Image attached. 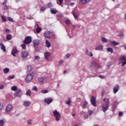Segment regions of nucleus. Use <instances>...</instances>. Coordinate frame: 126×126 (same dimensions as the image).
<instances>
[{
	"instance_id": "6",
	"label": "nucleus",
	"mask_w": 126,
	"mask_h": 126,
	"mask_svg": "<svg viewBox=\"0 0 126 126\" xmlns=\"http://www.w3.org/2000/svg\"><path fill=\"white\" fill-rule=\"evenodd\" d=\"M21 55L22 58L24 59V60H26L29 55V53L27 51H23Z\"/></svg>"
},
{
	"instance_id": "62",
	"label": "nucleus",
	"mask_w": 126,
	"mask_h": 126,
	"mask_svg": "<svg viewBox=\"0 0 126 126\" xmlns=\"http://www.w3.org/2000/svg\"><path fill=\"white\" fill-rule=\"evenodd\" d=\"M7 8H8L7 7V6H6V5H5L4 7V10H6V9H7Z\"/></svg>"
},
{
	"instance_id": "47",
	"label": "nucleus",
	"mask_w": 126,
	"mask_h": 126,
	"mask_svg": "<svg viewBox=\"0 0 126 126\" xmlns=\"http://www.w3.org/2000/svg\"><path fill=\"white\" fill-rule=\"evenodd\" d=\"M40 57H39L38 56H35V60H36V61H40Z\"/></svg>"
},
{
	"instance_id": "8",
	"label": "nucleus",
	"mask_w": 126,
	"mask_h": 126,
	"mask_svg": "<svg viewBox=\"0 0 126 126\" xmlns=\"http://www.w3.org/2000/svg\"><path fill=\"white\" fill-rule=\"evenodd\" d=\"M52 102H53V98L51 97H46L44 99V103L48 105H50Z\"/></svg>"
},
{
	"instance_id": "50",
	"label": "nucleus",
	"mask_w": 126,
	"mask_h": 126,
	"mask_svg": "<svg viewBox=\"0 0 126 126\" xmlns=\"http://www.w3.org/2000/svg\"><path fill=\"white\" fill-rule=\"evenodd\" d=\"M21 46L23 50H25V49H26V46L25 45V44H22Z\"/></svg>"
},
{
	"instance_id": "19",
	"label": "nucleus",
	"mask_w": 126,
	"mask_h": 126,
	"mask_svg": "<svg viewBox=\"0 0 126 126\" xmlns=\"http://www.w3.org/2000/svg\"><path fill=\"white\" fill-rule=\"evenodd\" d=\"M87 105H88V102H87V101H86V100H84L83 102V105H82L83 109H85V108H86V106H87Z\"/></svg>"
},
{
	"instance_id": "56",
	"label": "nucleus",
	"mask_w": 126,
	"mask_h": 126,
	"mask_svg": "<svg viewBox=\"0 0 126 126\" xmlns=\"http://www.w3.org/2000/svg\"><path fill=\"white\" fill-rule=\"evenodd\" d=\"M123 115H124V113L123 112H119V117H122V116H123Z\"/></svg>"
},
{
	"instance_id": "64",
	"label": "nucleus",
	"mask_w": 126,
	"mask_h": 126,
	"mask_svg": "<svg viewBox=\"0 0 126 126\" xmlns=\"http://www.w3.org/2000/svg\"><path fill=\"white\" fill-rule=\"evenodd\" d=\"M70 6H73V5H74V3H71L70 4Z\"/></svg>"
},
{
	"instance_id": "43",
	"label": "nucleus",
	"mask_w": 126,
	"mask_h": 126,
	"mask_svg": "<svg viewBox=\"0 0 126 126\" xmlns=\"http://www.w3.org/2000/svg\"><path fill=\"white\" fill-rule=\"evenodd\" d=\"M4 125V121L3 120H0V126Z\"/></svg>"
},
{
	"instance_id": "31",
	"label": "nucleus",
	"mask_w": 126,
	"mask_h": 126,
	"mask_svg": "<svg viewBox=\"0 0 126 126\" xmlns=\"http://www.w3.org/2000/svg\"><path fill=\"white\" fill-rule=\"evenodd\" d=\"M112 45L113 46H118V45H120V43L118 42H116V41H113L111 42Z\"/></svg>"
},
{
	"instance_id": "57",
	"label": "nucleus",
	"mask_w": 126,
	"mask_h": 126,
	"mask_svg": "<svg viewBox=\"0 0 126 126\" xmlns=\"http://www.w3.org/2000/svg\"><path fill=\"white\" fill-rule=\"evenodd\" d=\"M4 87V86L3 85H0V89L2 90L3 89V88Z\"/></svg>"
},
{
	"instance_id": "38",
	"label": "nucleus",
	"mask_w": 126,
	"mask_h": 126,
	"mask_svg": "<svg viewBox=\"0 0 126 126\" xmlns=\"http://www.w3.org/2000/svg\"><path fill=\"white\" fill-rule=\"evenodd\" d=\"M101 41L103 42V43H107V38H105V37H102L101 38Z\"/></svg>"
},
{
	"instance_id": "60",
	"label": "nucleus",
	"mask_w": 126,
	"mask_h": 126,
	"mask_svg": "<svg viewBox=\"0 0 126 126\" xmlns=\"http://www.w3.org/2000/svg\"><path fill=\"white\" fill-rule=\"evenodd\" d=\"M5 32H6V33H9V32H10V31L9 30V29H7L5 30Z\"/></svg>"
},
{
	"instance_id": "46",
	"label": "nucleus",
	"mask_w": 126,
	"mask_h": 126,
	"mask_svg": "<svg viewBox=\"0 0 126 126\" xmlns=\"http://www.w3.org/2000/svg\"><path fill=\"white\" fill-rule=\"evenodd\" d=\"M13 78H14V75H10V76H8V79H13Z\"/></svg>"
},
{
	"instance_id": "59",
	"label": "nucleus",
	"mask_w": 126,
	"mask_h": 126,
	"mask_svg": "<svg viewBox=\"0 0 126 126\" xmlns=\"http://www.w3.org/2000/svg\"><path fill=\"white\" fill-rule=\"evenodd\" d=\"M4 5H5L7 3V0H5L2 3Z\"/></svg>"
},
{
	"instance_id": "53",
	"label": "nucleus",
	"mask_w": 126,
	"mask_h": 126,
	"mask_svg": "<svg viewBox=\"0 0 126 126\" xmlns=\"http://www.w3.org/2000/svg\"><path fill=\"white\" fill-rule=\"evenodd\" d=\"M88 114H89L90 116H91V115H92V114H93V111H88Z\"/></svg>"
},
{
	"instance_id": "44",
	"label": "nucleus",
	"mask_w": 126,
	"mask_h": 126,
	"mask_svg": "<svg viewBox=\"0 0 126 126\" xmlns=\"http://www.w3.org/2000/svg\"><path fill=\"white\" fill-rule=\"evenodd\" d=\"M41 92L43 94H46V93H48L49 92V91H48V90H43L41 91Z\"/></svg>"
},
{
	"instance_id": "5",
	"label": "nucleus",
	"mask_w": 126,
	"mask_h": 126,
	"mask_svg": "<svg viewBox=\"0 0 126 126\" xmlns=\"http://www.w3.org/2000/svg\"><path fill=\"white\" fill-rule=\"evenodd\" d=\"M31 42H32V38H31V36H27L24 40L23 43L24 44L27 45L30 44Z\"/></svg>"
},
{
	"instance_id": "27",
	"label": "nucleus",
	"mask_w": 126,
	"mask_h": 126,
	"mask_svg": "<svg viewBox=\"0 0 126 126\" xmlns=\"http://www.w3.org/2000/svg\"><path fill=\"white\" fill-rule=\"evenodd\" d=\"M70 103H71V98H68L67 100L65 101V104H66V105H69Z\"/></svg>"
},
{
	"instance_id": "4",
	"label": "nucleus",
	"mask_w": 126,
	"mask_h": 126,
	"mask_svg": "<svg viewBox=\"0 0 126 126\" xmlns=\"http://www.w3.org/2000/svg\"><path fill=\"white\" fill-rule=\"evenodd\" d=\"M119 61L120 62H120V63H122V66H125V64H126V55L122 56L119 59Z\"/></svg>"
},
{
	"instance_id": "37",
	"label": "nucleus",
	"mask_w": 126,
	"mask_h": 126,
	"mask_svg": "<svg viewBox=\"0 0 126 126\" xmlns=\"http://www.w3.org/2000/svg\"><path fill=\"white\" fill-rule=\"evenodd\" d=\"M37 33H40L41 31H42V28H40L39 27H38V28L36 29Z\"/></svg>"
},
{
	"instance_id": "63",
	"label": "nucleus",
	"mask_w": 126,
	"mask_h": 126,
	"mask_svg": "<svg viewBox=\"0 0 126 126\" xmlns=\"http://www.w3.org/2000/svg\"><path fill=\"white\" fill-rule=\"evenodd\" d=\"M88 115H85L84 116V119H88Z\"/></svg>"
},
{
	"instance_id": "30",
	"label": "nucleus",
	"mask_w": 126,
	"mask_h": 126,
	"mask_svg": "<svg viewBox=\"0 0 126 126\" xmlns=\"http://www.w3.org/2000/svg\"><path fill=\"white\" fill-rule=\"evenodd\" d=\"M103 101L106 103L105 104L106 105H109L110 103L109 101V99L105 98L103 99Z\"/></svg>"
},
{
	"instance_id": "32",
	"label": "nucleus",
	"mask_w": 126,
	"mask_h": 126,
	"mask_svg": "<svg viewBox=\"0 0 126 126\" xmlns=\"http://www.w3.org/2000/svg\"><path fill=\"white\" fill-rule=\"evenodd\" d=\"M63 2V0H58L57 1V3L59 5H62Z\"/></svg>"
},
{
	"instance_id": "49",
	"label": "nucleus",
	"mask_w": 126,
	"mask_h": 126,
	"mask_svg": "<svg viewBox=\"0 0 126 126\" xmlns=\"http://www.w3.org/2000/svg\"><path fill=\"white\" fill-rule=\"evenodd\" d=\"M111 65H112V63H107V65L108 68H110V67H111Z\"/></svg>"
},
{
	"instance_id": "23",
	"label": "nucleus",
	"mask_w": 126,
	"mask_h": 126,
	"mask_svg": "<svg viewBox=\"0 0 126 126\" xmlns=\"http://www.w3.org/2000/svg\"><path fill=\"white\" fill-rule=\"evenodd\" d=\"M72 14H73V16H74L75 19H78V14H77V13H76V12H75L74 11H73L72 12Z\"/></svg>"
},
{
	"instance_id": "1",
	"label": "nucleus",
	"mask_w": 126,
	"mask_h": 126,
	"mask_svg": "<svg viewBox=\"0 0 126 126\" xmlns=\"http://www.w3.org/2000/svg\"><path fill=\"white\" fill-rule=\"evenodd\" d=\"M35 76V72H30L27 75V76L25 78V81L29 83V82H31V80L33 79V77Z\"/></svg>"
},
{
	"instance_id": "52",
	"label": "nucleus",
	"mask_w": 126,
	"mask_h": 126,
	"mask_svg": "<svg viewBox=\"0 0 126 126\" xmlns=\"http://www.w3.org/2000/svg\"><path fill=\"white\" fill-rule=\"evenodd\" d=\"M31 122H32V120H28L27 124L28 125H31Z\"/></svg>"
},
{
	"instance_id": "20",
	"label": "nucleus",
	"mask_w": 126,
	"mask_h": 126,
	"mask_svg": "<svg viewBox=\"0 0 126 126\" xmlns=\"http://www.w3.org/2000/svg\"><path fill=\"white\" fill-rule=\"evenodd\" d=\"M11 110H12V105L8 104L6 108V111H11Z\"/></svg>"
},
{
	"instance_id": "29",
	"label": "nucleus",
	"mask_w": 126,
	"mask_h": 126,
	"mask_svg": "<svg viewBox=\"0 0 126 126\" xmlns=\"http://www.w3.org/2000/svg\"><path fill=\"white\" fill-rule=\"evenodd\" d=\"M65 22L66 23V24L68 26H69V25H70V24H71V22H70V20H69V19H67L65 21Z\"/></svg>"
},
{
	"instance_id": "34",
	"label": "nucleus",
	"mask_w": 126,
	"mask_h": 126,
	"mask_svg": "<svg viewBox=\"0 0 126 126\" xmlns=\"http://www.w3.org/2000/svg\"><path fill=\"white\" fill-rule=\"evenodd\" d=\"M107 51L108 52H110V53H113V52H114V50L113 49V48H112L111 47L107 48Z\"/></svg>"
},
{
	"instance_id": "2",
	"label": "nucleus",
	"mask_w": 126,
	"mask_h": 126,
	"mask_svg": "<svg viewBox=\"0 0 126 126\" xmlns=\"http://www.w3.org/2000/svg\"><path fill=\"white\" fill-rule=\"evenodd\" d=\"M23 95V93L22 92V90L21 89H18L15 93L14 96V97H18L19 98H21V96Z\"/></svg>"
},
{
	"instance_id": "51",
	"label": "nucleus",
	"mask_w": 126,
	"mask_h": 126,
	"mask_svg": "<svg viewBox=\"0 0 126 126\" xmlns=\"http://www.w3.org/2000/svg\"><path fill=\"white\" fill-rule=\"evenodd\" d=\"M99 78H101V79H104L106 78V77H105L103 75H99Z\"/></svg>"
},
{
	"instance_id": "25",
	"label": "nucleus",
	"mask_w": 126,
	"mask_h": 126,
	"mask_svg": "<svg viewBox=\"0 0 126 126\" xmlns=\"http://www.w3.org/2000/svg\"><path fill=\"white\" fill-rule=\"evenodd\" d=\"M31 104V102L29 101H25L24 102V106H25V107H28V106H30Z\"/></svg>"
},
{
	"instance_id": "58",
	"label": "nucleus",
	"mask_w": 126,
	"mask_h": 126,
	"mask_svg": "<svg viewBox=\"0 0 126 126\" xmlns=\"http://www.w3.org/2000/svg\"><path fill=\"white\" fill-rule=\"evenodd\" d=\"M2 105L1 104V102L0 101V111L2 109Z\"/></svg>"
},
{
	"instance_id": "7",
	"label": "nucleus",
	"mask_w": 126,
	"mask_h": 126,
	"mask_svg": "<svg viewBox=\"0 0 126 126\" xmlns=\"http://www.w3.org/2000/svg\"><path fill=\"white\" fill-rule=\"evenodd\" d=\"M91 102L92 105L94 107H96V106H97V104L96 103V98H95V96H93L91 97Z\"/></svg>"
},
{
	"instance_id": "24",
	"label": "nucleus",
	"mask_w": 126,
	"mask_h": 126,
	"mask_svg": "<svg viewBox=\"0 0 126 126\" xmlns=\"http://www.w3.org/2000/svg\"><path fill=\"white\" fill-rule=\"evenodd\" d=\"M38 81L40 84H43V83L44 82V78H43V77L38 78Z\"/></svg>"
},
{
	"instance_id": "36",
	"label": "nucleus",
	"mask_w": 126,
	"mask_h": 126,
	"mask_svg": "<svg viewBox=\"0 0 126 126\" xmlns=\"http://www.w3.org/2000/svg\"><path fill=\"white\" fill-rule=\"evenodd\" d=\"M3 72L5 73H8L9 72V69L8 68H6L3 69Z\"/></svg>"
},
{
	"instance_id": "39",
	"label": "nucleus",
	"mask_w": 126,
	"mask_h": 126,
	"mask_svg": "<svg viewBox=\"0 0 126 126\" xmlns=\"http://www.w3.org/2000/svg\"><path fill=\"white\" fill-rule=\"evenodd\" d=\"M46 10V7L42 6L40 8V11L41 12H44Z\"/></svg>"
},
{
	"instance_id": "18",
	"label": "nucleus",
	"mask_w": 126,
	"mask_h": 126,
	"mask_svg": "<svg viewBox=\"0 0 126 126\" xmlns=\"http://www.w3.org/2000/svg\"><path fill=\"white\" fill-rule=\"evenodd\" d=\"M109 108V104H103L102 105L103 111H107Z\"/></svg>"
},
{
	"instance_id": "9",
	"label": "nucleus",
	"mask_w": 126,
	"mask_h": 126,
	"mask_svg": "<svg viewBox=\"0 0 126 126\" xmlns=\"http://www.w3.org/2000/svg\"><path fill=\"white\" fill-rule=\"evenodd\" d=\"M33 43L34 45V47H38L39 45L40 44V40L39 39H36L33 40Z\"/></svg>"
},
{
	"instance_id": "21",
	"label": "nucleus",
	"mask_w": 126,
	"mask_h": 126,
	"mask_svg": "<svg viewBox=\"0 0 126 126\" xmlns=\"http://www.w3.org/2000/svg\"><path fill=\"white\" fill-rule=\"evenodd\" d=\"M0 47L1 48V50H2L3 52H5L6 49H5V46L2 43H0Z\"/></svg>"
},
{
	"instance_id": "22",
	"label": "nucleus",
	"mask_w": 126,
	"mask_h": 126,
	"mask_svg": "<svg viewBox=\"0 0 126 126\" xmlns=\"http://www.w3.org/2000/svg\"><path fill=\"white\" fill-rule=\"evenodd\" d=\"M95 50L97 51H103V46L99 45L96 47Z\"/></svg>"
},
{
	"instance_id": "35",
	"label": "nucleus",
	"mask_w": 126,
	"mask_h": 126,
	"mask_svg": "<svg viewBox=\"0 0 126 126\" xmlns=\"http://www.w3.org/2000/svg\"><path fill=\"white\" fill-rule=\"evenodd\" d=\"M11 38H12V36H11V35L10 34H8L6 36V39L7 40H8V41H9L10 40H11Z\"/></svg>"
},
{
	"instance_id": "45",
	"label": "nucleus",
	"mask_w": 126,
	"mask_h": 126,
	"mask_svg": "<svg viewBox=\"0 0 126 126\" xmlns=\"http://www.w3.org/2000/svg\"><path fill=\"white\" fill-rule=\"evenodd\" d=\"M31 92H30V90H28L26 92V95H28L29 96H31Z\"/></svg>"
},
{
	"instance_id": "13",
	"label": "nucleus",
	"mask_w": 126,
	"mask_h": 126,
	"mask_svg": "<svg viewBox=\"0 0 126 126\" xmlns=\"http://www.w3.org/2000/svg\"><path fill=\"white\" fill-rule=\"evenodd\" d=\"M92 65H94V66H96V67H98V68H101V65H99L96 63V62L93 61L92 62Z\"/></svg>"
},
{
	"instance_id": "16",
	"label": "nucleus",
	"mask_w": 126,
	"mask_h": 126,
	"mask_svg": "<svg viewBox=\"0 0 126 126\" xmlns=\"http://www.w3.org/2000/svg\"><path fill=\"white\" fill-rule=\"evenodd\" d=\"M17 53V49L16 48H14L12 50L11 54L13 57H15V54Z\"/></svg>"
},
{
	"instance_id": "40",
	"label": "nucleus",
	"mask_w": 126,
	"mask_h": 126,
	"mask_svg": "<svg viewBox=\"0 0 126 126\" xmlns=\"http://www.w3.org/2000/svg\"><path fill=\"white\" fill-rule=\"evenodd\" d=\"M121 39H124L125 38V34L124 33H120L118 35Z\"/></svg>"
},
{
	"instance_id": "33",
	"label": "nucleus",
	"mask_w": 126,
	"mask_h": 126,
	"mask_svg": "<svg viewBox=\"0 0 126 126\" xmlns=\"http://www.w3.org/2000/svg\"><path fill=\"white\" fill-rule=\"evenodd\" d=\"M31 70H32V66L31 65H28L27 66V71H31Z\"/></svg>"
},
{
	"instance_id": "28",
	"label": "nucleus",
	"mask_w": 126,
	"mask_h": 126,
	"mask_svg": "<svg viewBox=\"0 0 126 126\" xmlns=\"http://www.w3.org/2000/svg\"><path fill=\"white\" fill-rule=\"evenodd\" d=\"M11 90H12V91H17L18 89H17V87L14 86H12Z\"/></svg>"
},
{
	"instance_id": "3",
	"label": "nucleus",
	"mask_w": 126,
	"mask_h": 126,
	"mask_svg": "<svg viewBox=\"0 0 126 126\" xmlns=\"http://www.w3.org/2000/svg\"><path fill=\"white\" fill-rule=\"evenodd\" d=\"M53 116L55 117L56 120L58 122L61 120V118L62 116H61V114L59 113V112L57 111H53Z\"/></svg>"
},
{
	"instance_id": "54",
	"label": "nucleus",
	"mask_w": 126,
	"mask_h": 126,
	"mask_svg": "<svg viewBox=\"0 0 126 126\" xmlns=\"http://www.w3.org/2000/svg\"><path fill=\"white\" fill-rule=\"evenodd\" d=\"M8 20L10 21V22H12V21H13V19L10 17H8Z\"/></svg>"
},
{
	"instance_id": "14",
	"label": "nucleus",
	"mask_w": 126,
	"mask_h": 126,
	"mask_svg": "<svg viewBox=\"0 0 126 126\" xmlns=\"http://www.w3.org/2000/svg\"><path fill=\"white\" fill-rule=\"evenodd\" d=\"M51 56V53L49 52H46L44 53V57L46 60H49V57Z\"/></svg>"
},
{
	"instance_id": "48",
	"label": "nucleus",
	"mask_w": 126,
	"mask_h": 126,
	"mask_svg": "<svg viewBox=\"0 0 126 126\" xmlns=\"http://www.w3.org/2000/svg\"><path fill=\"white\" fill-rule=\"evenodd\" d=\"M63 60H60L59 62V65H62V64H63Z\"/></svg>"
},
{
	"instance_id": "41",
	"label": "nucleus",
	"mask_w": 126,
	"mask_h": 126,
	"mask_svg": "<svg viewBox=\"0 0 126 126\" xmlns=\"http://www.w3.org/2000/svg\"><path fill=\"white\" fill-rule=\"evenodd\" d=\"M1 18L3 22H5V21H6V17L5 16H2Z\"/></svg>"
},
{
	"instance_id": "15",
	"label": "nucleus",
	"mask_w": 126,
	"mask_h": 126,
	"mask_svg": "<svg viewBox=\"0 0 126 126\" xmlns=\"http://www.w3.org/2000/svg\"><path fill=\"white\" fill-rule=\"evenodd\" d=\"M87 56H89L90 57H93V53L91 52L88 51V49H86V52H85Z\"/></svg>"
},
{
	"instance_id": "42",
	"label": "nucleus",
	"mask_w": 126,
	"mask_h": 126,
	"mask_svg": "<svg viewBox=\"0 0 126 126\" xmlns=\"http://www.w3.org/2000/svg\"><path fill=\"white\" fill-rule=\"evenodd\" d=\"M52 6L53 4L52 3V2H49L48 3L47 7H48V8H51V7H52Z\"/></svg>"
},
{
	"instance_id": "11",
	"label": "nucleus",
	"mask_w": 126,
	"mask_h": 126,
	"mask_svg": "<svg viewBox=\"0 0 126 126\" xmlns=\"http://www.w3.org/2000/svg\"><path fill=\"white\" fill-rule=\"evenodd\" d=\"M119 90H120V86H119V85H115L113 88V92L114 94H116V93H117Z\"/></svg>"
},
{
	"instance_id": "10",
	"label": "nucleus",
	"mask_w": 126,
	"mask_h": 126,
	"mask_svg": "<svg viewBox=\"0 0 126 126\" xmlns=\"http://www.w3.org/2000/svg\"><path fill=\"white\" fill-rule=\"evenodd\" d=\"M44 36L47 39L51 38V32H50L46 31L44 33Z\"/></svg>"
},
{
	"instance_id": "12",
	"label": "nucleus",
	"mask_w": 126,
	"mask_h": 126,
	"mask_svg": "<svg viewBox=\"0 0 126 126\" xmlns=\"http://www.w3.org/2000/svg\"><path fill=\"white\" fill-rule=\"evenodd\" d=\"M91 0H79V3L81 4H85L86 3H88Z\"/></svg>"
},
{
	"instance_id": "55",
	"label": "nucleus",
	"mask_w": 126,
	"mask_h": 126,
	"mask_svg": "<svg viewBox=\"0 0 126 126\" xmlns=\"http://www.w3.org/2000/svg\"><path fill=\"white\" fill-rule=\"evenodd\" d=\"M32 90H33L34 91L37 92V87H33V88H32Z\"/></svg>"
},
{
	"instance_id": "61",
	"label": "nucleus",
	"mask_w": 126,
	"mask_h": 126,
	"mask_svg": "<svg viewBox=\"0 0 126 126\" xmlns=\"http://www.w3.org/2000/svg\"><path fill=\"white\" fill-rule=\"evenodd\" d=\"M69 57H70V54H68L67 55H66V58H69Z\"/></svg>"
},
{
	"instance_id": "17",
	"label": "nucleus",
	"mask_w": 126,
	"mask_h": 126,
	"mask_svg": "<svg viewBox=\"0 0 126 126\" xmlns=\"http://www.w3.org/2000/svg\"><path fill=\"white\" fill-rule=\"evenodd\" d=\"M57 9H56V8H51L50 9V12L52 14H57Z\"/></svg>"
},
{
	"instance_id": "26",
	"label": "nucleus",
	"mask_w": 126,
	"mask_h": 126,
	"mask_svg": "<svg viewBox=\"0 0 126 126\" xmlns=\"http://www.w3.org/2000/svg\"><path fill=\"white\" fill-rule=\"evenodd\" d=\"M45 44L47 48H50V47H51V43H50V41H49V40H46Z\"/></svg>"
}]
</instances>
